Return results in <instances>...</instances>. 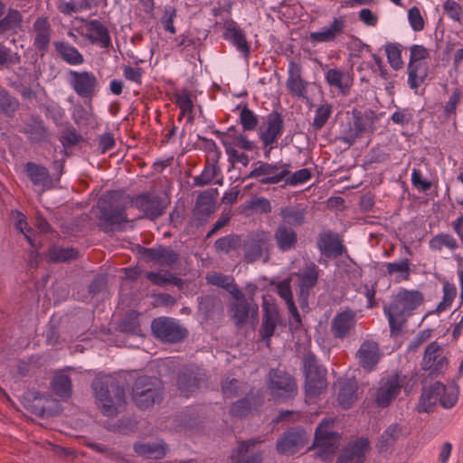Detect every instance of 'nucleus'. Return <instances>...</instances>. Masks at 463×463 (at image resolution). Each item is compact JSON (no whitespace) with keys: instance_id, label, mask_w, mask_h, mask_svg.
<instances>
[{"instance_id":"nucleus-1","label":"nucleus","mask_w":463,"mask_h":463,"mask_svg":"<svg viewBox=\"0 0 463 463\" xmlns=\"http://www.w3.org/2000/svg\"><path fill=\"white\" fill-rule=\"evenodd\" d=\"M424 301L423 294L417 289L401 288L388 306H384L383 312L388 319L392 335H398Z\"/></svg>"},{"instance_id":"nucleus-2","label":"nucleus","mask_w":463,"mask_h":463,"mask_svg":"<svg viewBox=\"0 0 463 463\" xmlns=\"http://www.w3.org/2000/svg\"><path fill=\"white\" fill-rule=\"evenodd\" d=\"M96 403L104 416L113 417L125 401V392L117 377L98 375L92 382Z\"/></svg>"},{"instance_id":"nucleus-3","label":"nucleus","mask_w":463,"mask_h":463,"mask_svg":"<svg viewBox=\"0 0 463 463\" xmlns=\"http://www.w3.org/2000/svg\"><path fill=\"white\" fill-rule=\"evenodd\" d=\"M334 420H324L315 432L314 446L317 454L324 460H330L340 445V435L332 430Z\"/></svg>"},{"instance_id":"nucleus-4","label":"nucleus","mask_w":463,"mask_h":463,"mask_svg":"<svg viewBox=\"0 0 463 463\" xmlns=\"http://www.w3.org/2000/svg\"><path fill=\"white\" fill-rule=\"evenodd\" d=\"M161 383L155 377H138L133 386L132 397L137 407L147 409L161 399Z\"/></svg>"},{"instance_id":"nucleus-5","label":"nucleus","mask_w":463,"mask_h":463,"mask_svg":"<svg viewBox=\"0 0 463 463\" xmlns=\"http://www.w3.org/2000/svg\"><path fill=\"white\" fill-rule=\"evenodd\" d=\"M303 365L306 375V393L309 397L317 396L326 387V370L318 364L317 357L310 353L304 355Z\"/></svg>"},{"instance_id":"nucleus-6","label":"nucleus","mask_w":463,"mask_h":463,"mask_svg":"<svg viewBox=\"0 0 463 463\" xmlns=\"http://www.w3.org/2000/svg\"><path fill=\"white\" fill-rule=\"evenodd\" d=\"M267 385L272 397L278 401L293 398L297 393V384L294 378L279 369L270 370Z\"/></svg>"},{"instance_id":"nucleus-7","label":"nucleus","mask_w":463,"mask_h":463,"mask_svg":"<svg viewBox=\"0 0 463 463\" xmlns=\"http://www.w3.org/2000/svg\"><path fill=\"white\" fill-rule=\"evenodd\" d=\"M289 175L290 171L286 165L259 161L248 177L258 179L260 184H278L285 181Z\"/></svg>"},{"instance_id":"nucleus-8","label":"nucleus","mask_w":463,"mask_h":463,"mask_svg":"<svg viewBox=\"0 0 463 463\" xmlns=\"http://www.w3.org/2000/svg\"><path fill=\"white\" fill-rule=\"evenodd\" d=\"M68 75V82L79 97L91 99L99 91V80L92 71L70 70Z\"/></svg>"},{"instance_id":"nucleus-9","label":"nucleus","mask_w":463,"mask_h":463,"mask_svg":"<svg viewBox=\"0 0 463 463\" xmlns=\"http://www.w3.org/2000/svg\"><path fill=\"white\" fill-rule=\"evenodd\" d=\"M151 328L156 338L165 343H178L187 336V330L171 317H158L153 320Z\"/></svg>"},{"instance_id":"nucleus-10","label":"nucleus","mask_w":463,"mask_h":463,"mask_svg":"<svg viewBox=\"0 0 463 463\" xmlns=\"http://www.w3.org/2000/svg\"><path fill=\"white\" fill-rule=\"evenodd\" d=\"M402 381L398 374L383 377L374 392V402L380 408H387L398 396Z\"/></svg>"},{"instance_id":"nucleus-11","label":"nucleus","mask_w":463,"mask_h":463,"mask_svg":"<svg viewBox=\"0 0 463 463\" xmlns=\"http://www.w3.org/2000/svg\"><path fill=\"white\" fill-rule=\"evenodd\" d=\"M356 313L346 309L336 313L330 322V332L335 339L346 340L355 335Z\"/></svg>"},{"instance_id":"nucleus-12","label":"nucleus","mask_w":463,"mask_h":463,"mask_svg":"<svg viewBox=\"0 0 463 463\" xmlns=\"http://www.w3.org/2000/svg\"><path fill=\"white\" fill-rule=\"evenodd\" d=\"M284 131V119L278 112L268 114L258 128V137L261 145L278 143Z\"/></svg>"},{"instance_id":"nucleus-13","label":"nucleus","mask_w":463,"mask_h":463,"mask_svg":"<svg viewBox=\"0 0 463 463\" xmlns=\"http://www.w3.org/2000/svg\"><path fill=\"white\" fill-rule=\"evenodd\" d=\"M411 433L407 424L393 422L390 424L378 439L376 449L379 453H392L396 442L401 439L407 438Z\"/></svg>"},{"instance_id":"nucleus-14","label":"nucleus","mask_w":463,"mask_h":463,"mask_svg":"<svg viewBox=\"0 0 463 463\" xmlns=\"http://www.w3.org/2000/svg\"><path fill=\"white\" fill-rule=\"evenodd\" d=\"M99 220L110 229L127 222L125 209L112 203V196L107 195L99 201Z\"/></svg>"},{"instance_id":"nucleus-15","label":"nucleus","mask_w":463,"mask_h":463,"mask_svg":"<svg viewBox=\"0 0 463 463\" xmlns=\"http://www.w3.org/2000/svg\"><path fill=\"white\" fill-rule=\"evenodd\" d=\"M131 204L139 210L145 217L155 219L161 216L165 211L162 198L155 193H143L131 200Z\"/></svg>"},{"instance_id":"nucleus-16","label":"nucleus","mask_w":463,"mask_h":463,"mask_svg":"<svg viewBox=\"0 0 463 463\" xmlns=\"http://www.w3.org/2000/svg\"><path fill=\"white\" fill-rule=\"evenodd\" d=\"M307 432L302 429H290L278 440L277 451L281 455H293L305 448Z\"/></svg>"},{"instance_id":"nucleus-17","label":"nucleus","mask_w":463,"mask_h":463,"mask_svg":"<svg viewBox=\"0 0 463 463\" xmlns=\"http://www.w3.org/2000/svg\"><path fill=\"white\" fill-rule=\"evenodd\" d=\"M308 85L309 82L302 77V66L294 61H289L286 80V88L289 94L294 98L307 99Z\"/></svg>"},{"instance_id":"nucleus-18","label":"nucleus","mask_w":463,"mask_h":463,"mask_svg":"<svg viewBox=\"0 0 463 463\" xmlns=\"http://www.w3.org/2000/svg\"><path fill=\"white\" fill-rule=\"evenodd\" d=\"M84 30V36L91 44L102 49H108L112 45L109 31L101 21L98 19L88 21Z\"/></svg>"},{"instance_id":"nucleus-19","label":"nucleus","mask_w":463,"mask_h":463,"mask_svg":"<svg viewBox=\"0 0 463 463\" xmlns=\"http://www.w3.org/2000/svg\"><path fill=\"white\" fill-rule=\"evenodd\" d=\"M443 353V348L437 342L430 343L424 352L422 368L431 373H442L448 364V360Z\"/></svg>"},{"instance_id":"nucleus-20","label":"nucleus","mask_w":463,"mask_h":463,"mask_svg":"<svg viewBox=\"0 0 463 463\" xmlns=\"http://www.w3.org/2000/svg\"><path fill=\"white\" fill-rule=\"evenodd\" d=\"M224 40L230 42L244 58H248L250 52V44L244 32L233 20H229L224 24L222 34Z\"/></svg>"},{"instance_id":"nucleus-21","label":"nucleus","mask_w":463,"mask_h":463,"mask_svg":"<svg viewBox=\"0 0 463 463\" xmlns=\"http://www.w3.org/2000/svg\"><path fill=\"white\" fill-rule=\"evenodd\" d=\"M369 447L367 439H356L343 449L335 463H364Z\"/></svg>"},{"instance_id":"nucleus-22","label":"nucleus","mask_w":463,"mask_h":463,"mask_svg":"<svg viewBox=\"0 0 463 463\" xmlns=\"http://www.w3.org/2000/svg\"><path fill=\"white\" fill-rule=\"evenodd\" d=\"M269 235L265 232H258L250 236L244 244V257L248 262L260 259L268 249Z\"/></svg>"},{"instance_id":"nucleus-23","label":"nucleus","mask_w":463,"mask_h":463,"mask_svg":"<svg viewBox=\"0 0 463 463\" xmlns=\"http://www.w3.org/2000/svg\"><path fill=\"white\" fill-rule=\"evenodd\" d=\"M204 381V373L201 371H194L193 369H185L178 374L177 386L180 394L184 397L191 396L197 391L202 383Z\"/></svg>"},{"instance_id":"nucleus-24","label":"nucleus","mask_w":463,"mask_h":463,"mask_svg":"<svg viewBox=\"0 0 463 463\" xmlns=\"http://www.w3.org/2000/svg\"><path fill=\"white\" fill-rule=\"evenodd\" d=\"M33 46L44 53L50 45L52 39V26L47 17H38L33 24Z\"/></svg>"},{"instance_id":"nucleus-25","label":"nucleus","mask_w":463,"mask_h":463,"mask_svg":"<svg viewBox=\"0 0 463 463\" xmlns=\"http://www.w3.org/2000/svg\"><path fill=\"white\" fill-rule=\"evenodd\" d=\"M380 356L378 344L372 340L364 341L355 354L358 364L368 371L378 364Z\"/></svg>"},{"instance_id":"nucleus-26","label":"nucleus","mask_w":463,"mask_h":463,"mask_svg":"<svg viewBox=\"0 0 463 463\" xmlns=\"http://www.w3.org/2000/svg\"><path fill=\"white\" fill-rule=\"evenodd\" d=\"M345 27V19L342 16L335 17L328 27L318 32L310 33L309 40L312 43L333 42L344 33Z\"/></svg>"},{"instance_id":"nucleus-27","label":"nucleus","mask_w":463,"mask_h":463,"mask_svg":"<svg viewBox=\"0 0 463 463\" xmlns=\"http://www.w3.org/2000/svg\"><path fill=\"white\" fill-rule=\"evenodd\" d=\"M325 79L329 86L337 89L343 95L349 92L353 83L350 72L338 68L329 69L325 74Z\"/></svg>"},{"instance_id":"nucleus-28","label":"nucleus","mask_w":463,"mask_h":463,"mask_svg":"<svg viewBox=\"0 0 463 463\" xmlns=\"http://www.w3.org/2000/svg\"><path fill=\"white\" fill-rule=\"evenodd\" d=\"M443 390V383L436 382L429 387H424L418 403L419 412L433 411L438 402H439L440 391Z\"/></svg>"},{"instance_id":"nucleus-29","label":"nucleus","mask_w":463,"mask_h":463,"mask_svg":"<svg viewBox=\"0 0 463 463\" xmlns=\"http://www.w3.org/2000/svg\"><path fill=\"white\" fill-rule=\"evenodd\" d=\"M274 240L279 250L282 252H287L296 249L298 234L291 227L281 223L279 224L274 232Z\"/></svg>"},{"instance_id":"nucleus-30","label":"nucleus","mask_w":463,"mask_h":463,"mask_svg":"<svg viewBox=\"0 0 463 463\" xmlns=\"http://www.w3.org/2000/svg\"><path fill=\"white\" fill-rule=\"evenodd\" d=\"M53 46L58 56L69 65L79 66L85 61L80 51L66 41H56Z\"/></svg>"},{"instance_id":"nucleus-31","label":"nucleus","mask_w":463,"mask_h":463,"mask_svg":"<svg viewBox=\"0 0 463 463\" xmlns=\"http://www.w3.org/2000/svg\"><path fill=\"white\" fill-rule=\"evenodd\" d=\"M337 401L344 409L352 406L357 398V383L354 379H339L337 381Z\"/></svg>"},{"instance_id":"nucleus-32","label":"nucleus","mask_w":463,"mask_h":463,"mask_svg":"<svg viewBox=\"0 0 463 463\" xmlns=\"http://www.w3.org/2000/svg\"><path fill=\"white\" fill-rule=\"evenodd\" d=\"M259 440L250 439L241 441L233 450L231 458L233 463H261L262 456L260 452L248 454L250 448L259 443Z\"/></svg>"},{"instance_id":"nucleus-33","label":"nucleus","mask_w":463,"mask_h":463,"mask_svg":"<svg viewBox=\"0 0 463 463\" xmlns=\"http://www.w3.org/2000/svg\"><path fill=\"white\" fill-rule=\"evenodd\" d=\"M145 255L161 266L172 267L178 260V254L169 247L147 248L145 250Z\"/></svg>"},{"instance_id":"nucleus-34","label":"nucleus","mask_w":463,"mask_h":463,"mask_svg":"<svg viewBox=\"0 0 463 463\" xmlns=\"http://www.w3.org/2000/svg\"><path fill=\"white\" fill-rule=\"evenodd\" d=\"M134 451L139 456L158 459L166 455L167 446L163 441H139L134 444Z\"/></svg>"},{"instance_id":"nucleus-35","label":"nucleus","mask_w":463,"mask_h":463,"mask_svg":"<svg viewBox=\"0 0 463 463\" xmlns=\"http://www.w3.org/2000/svg\"><path fill=\"white\" fill-rule=\"evenodd\" d=\"M319 276V269L314 264L307 265L298 274L300 297L307 298L309 290L317 284Z\"/></svg>"},{"instance_id":"nucleus-36","label":"nucleus","mask_w":463,"mask_h":463,"mask_svg":"<svg viewBox=\"0 0 463 463\" xmlns=\"http://www.w3.org/2000/svg\"><path fill=\"white\" fill-rule=\"evenodd\" d=\"M320 251L326 256H340L343 253V244L338 237L331 232L320 235L317 241Z\"/></svg>"},{"instance_id":"nucleus-37","label":"nucleus","mask_w":463,"mask_h":463,"mask_svg":"<svg viewBox=\"0 0 463 463\" xmlns=\"http://www.w3.org/2000/svg\"><path fill=\"white\" fill-rule=\"evenodd\" d=\"M24 171L33 185L45 187L50 183L49 171L43 165L33 162H27L24 165Z\"/></svg>"},{"instance_id":"nucleus-38","label":"nucleus","mask_w":463,"mask_h":463,"mask_svg":"<svg viewBox=\"0 0 463 463\" xmlns=\"http://www.w3.org/2000/svg\"><path fill=\"white\" fill-rule=\"evenodd\" d=\"M264 316L262 318L260 335L263 340L269 342L273 335L277 321L279 318V311L276 307L264 306Z\"/></svg>"},{"instance_id":"nucleus-39","label":"nucleus","mask_w":463,"mask_h":463,"mask_svg":"<svg viewBox=\"0 0 463 463\" xmlns=\"http://www.w3.org/2000/svg\"><path fill=\"white\" fill-rule=\"evenodd\" d=\"M279 215L286 225L301 226L306 221L307 208L301 204L286 206L281 208Z\"/></svg>"},{"instance_id":"nucleus-40","label":"nucleus","mask_w":463,"mask_h":463,"mask_svg":"<svg viewBox=\"0 0 463 463\" xmlns=\"http://www.w3.org/2000/svg\"><path fill=\"white\" fill-rule=\"evenodd\" d=\"M429 71L428 63L409 62L408 84L411 89H418L426 80Z\"/></svg>"},{"instance_id":"nucleus-41","label":"nucleus","mask_w":463,"mask_h":463,"mask_svg":"<svg viewBox=\"0 0 463 463\" xmlns=\"http://www.w3.org/2000/svg\"><path fill=\"white\" fill-rule=\"evenodd\" d=\"M429 248L432 251L440 252L444 248L455 251L459 248L458 241L449 233L440 232L433 236L429 241Z\"/></svg>"},{"instance_id":"nucleus-42","label":"nucleus","mask_w":463,"mask_h":463,"mask_svg":"<svg viewBox=\"0 0 463 463\" xmlns=\"http://www.w3.org/2000/svg\"><path fill=\"white\" fill-rule=\"evenodd\" d=\"M442 284V298L441 300L439 302V304L436 307L435 313L439 315L445 311H447L449 308H450L453 301L455 300L458 290L454 283L443 279L441 280Z\"/></svg>"},{"instance_id":"nucleus-43","label":"nucleus","mask_w":463,"mask_h":463,"mask_svg":"<svg viewBox=\"0 0 463 463\" xmlns=\"http://www.w3.org/2000/svg\"><path fill=\"white\" fill-rule=\"evenodd\" d=\"M22 25V14L18 10L10 9L5 18L0 20V35L14 33Z\"/></svg>"},{"instance_id":"nucleus-44","label":"nucleus","mask_w":463,"mask_h":463,"mask_svg":"<svg viewBox=\"0 0 463 463\" xmlns=\"http://www.w3.org/2000/svg\"><path fill=\"white\" fill-rule=\"evenodd\" d=\"M386 273L390 276L396 275L397 281L408 280L411 274L410 260L402 259L394 262L385 263Z\"/></svg>"},{"instance_id":"nucleus-45","label":"nucleus","mask_w":463,"mask_h":463,"mask_svg":"<svg viewBox=\"0 0 463 463\" xmlns=\"http://www.w3.org/2000/svg\"><path fill=\"white\" fill-rule=\"evenodd\" d=\"M175 99L176 105L181 110L178 120L181 121L182 118L185 117L187 123L191 124L194 121V104L190 94L186 91L176 93L175 95Z\"/></svg>"},{"instance_id":"nucleus-46","label":"nucleus","mask_w":463,"mask_h":463,"mask_svg":"<svg viewBox=\"0 0 463 463\" xmlns=\"http://www.w3.org/2000/svg\"><path fill=\"white\" fill-rule=\"evenodd\" d=\"M24 132L33 143H43L48 140V131L42 121L33 120L26 124Z\"/></svg>"},{"instance_id":"nucleus-47","label":"nucleus","mask_w":463,"mask_h":463,"mask_svg":"<svg viewBox=\"0 0 463 463\" xmlns=\"http://www.w3.org/2000/svg\"><path fill=\"white\" fill-rule=\"evenodd\" d=\"M53 392L61 399H68L71 395V381L64 373L56 374L52 381Z\"/></svg>"},{"instance_id":"nucleus-48","label":"nucleus","mask_w":463,"mask_h":463,"mask_svg":"<svg viewBox=\"0 0 463 463\" xmlns=\"http://www.w3.org/2000/svg\"><path fill=\"white\" fill-rule=\"evenodd\" d=\"M228 131L229 137L232 139L231 141H228L229 145H232L235 148H241L249 152L254 151L256 149V142L250 140L244 133L235 132L234 127L229 128Z\"/></svg>"},{"instance_id":"nucleus-49","label":"nucleus","mask_w":463,"mask_h":463,"mask_svg":"<svg viewBox=\"0 0 463 463\" xmlns=\"http://www.w3.org/2000/svg\"><path fill=\"white\" fill-rule=\"evenodd\" d=\"M48 257L52 262H64L77 259L78 251L73 248L53 246L50 248Z\"/></svg>"},{"instance_id":"nucleus-50","label":"nucleus","mask_w":463,"mask_h":463,"mask_svg":"<svg viewBox=\"0 0 463 463\" xmlns=\"http://www.w3.org/2000/svg\"><path fill=\"white\" fill-rule=\"evenodd\" d=\"M254 407H256L255 398L248 395L232 404L231 413L240 418L246 417L251 412Z\"/></svg>"},{"instance_id":"nucleus-51","label":"nucleus","mask_w":463,"mask_h":463,"mask_svg":"<svg viewBox=\"0 0 463 463\" xmlns=\"http://www.w3.org/2000/svg\"><path fill=\"white\" fill-rule=\"evenodd\" d=\"M19 107V101L7 90L0 88V113L12 117Z\"/></svg>"},{"instance_id":"nucleus-52","label":"nucleus","mask_w":463,"mask_h":463,"mask_svg":"<svg viewBox=\"0 0 463 463\" xmlns=\"http://www.w3.org/2000/svg\"><path fill=\"white\" fill-rule=\"evenodd\" d=\"M333 113V106L328 102L320 104L315 110L312 126L315 129H321Z\"/></svg>"},{"instance_id":"nucleus-53","label":"nucleus","mask_w":463,"mask_h":463,"mask_svg":"<svg viewBox=\"0 0 463 463\" xmlns=\"http://www.w3.org/2000/svg\"><path fill=\"white\" fill-rule=\"evenodd\" d=\"M251 310V303L249 299L234 302L232 306L233 317L237 325H242L247 322L249 313Z\"/></svg>"},{"instance_id":"nucleus-54","label":"nucleus","mask_w":463,"mask_h":463,"mask_svg":"<svg viewBox=\"0 0 463 463\" xmlns=\"http://www.w3.org/2000/svg\"><path fill=\"white\" fill-rule=\"evenodd\" d=\"M458 400V388L456 385H444L440 391L439 402L445 409L454 407Z\"/></svg>"},{"instance_id":"nucleus-55","label":"nucleus","mask_w":463,"mask_h":463,"mask_svg":"<svg viewBox=\"0 0 463 463\" xmlns=\"http://www.w3.org/2000/svg\"><path fill=\"white\" fill-rule=\"evenodd\" d=\"M385 52L388 62L394 70H399L402 67L403 61L402 60L401 45L397 43H388L385 45Z\"/></svg>"},{"instance_id":"nucleus-56","label":"nucleus","mask_w":463,"mask_h":463,"mask_svg":"<svg viewBox=\"0 0 463 463\" xmlns=\"http://www.w3.org/2000/svg\"><path fill=\"white\" fill-rule=\"evenodd\" d=\"M241 245V239L238 235H228L218 239L214 246L218 251L229 253Z\"/></svg>"},{"instance_id":"nucleus-57","label":"nucleus","mask_w":463,"mask_h":463,"mask_svg":"<svg viewBox=\"0 0 463 463\" xmlns=\"http://www.w3.org/2000/svg\"><path fill=\"white\" fill-rule=\"evenodd\" d=\"M244 210H255L260 213H269L272 207L269 199L262 196H254L244 205Z\"/></svg>"},{"instance_id":"nucleus-58","label":"nucleus","mask_w":463,"mask_h":463,"mask_svg":"<svg viewBox=\"0 0 463 463\" xmlns=\"http://www.w3.org/2000/svg\"><path fill=\"white\" fill-rule=\"evenodd\" d=\"M240 123L244 131H253L259 124V119L251 109L244 107L240 112Z\"/></svg>"},{"instance_id":"nucleus-59","label":"nucleus","mask_w":463,"mask_h":463,"mask_svg":"<svg viewBox=\"0 0 463 463\" xmlns=\"http://www.w3.org/2000/svg\"><path fill=\"white\" fill-rule=\"evenodd\" d=\"M463 94L459 89L456 88L452 90L448 101L443 107V113L446 118H449L451 116H456L457 107L460 103Z\"/></svg>"},{"instance_id":"nucleus-60","label":"nucleus","mask_w":463,"mask_h":463,"mask_svg":"<svg viewBox=\"0 0 463 463\" xmlns=\"http://www.w3.org/2000/svg\"><path fill=\"white\" fill-rule=\"evenodd\" d=\"M176 10L169 5L165 6L163 14L160 18L161 24L165 32L172 34L176 33V29L174 25V21L176 18Z\"/></svg>"},{"instance_id":"nucleus-61","label":"nucleus","mask_w":463,"mask_h":463,"mask_svg":"<svg viewBox=\"0 0 463 463\" xmlns=\"http://www.w3.org/2000/svg\"><path fill=\"white\" fill-rule=\"evenodd\" d=\"M217 173L218 169L214 165H208L199 175L194 178V184L196 186L207 185L215 178Z\"/></svg>"},{"instance_id":"nucleus-62","label":"nucleus","mask_w":463,"mask_h":463,"mask_svg":"<svg viewBox=\"0 0 463 463\" xmlns=\"http://www.w3.org/2000/svg\"><path fill=\"white\" fill-rule=\"evenodd\" d=\"M222 390L226 398L234 397L243 392L242 383L235 378H227L222 383Z\"/></svg>"},{"instance_id":"nucleus-63","label":"nucleus","mask_w":463,"mask_h":463,"mask_svg":"<svg viewBox=\"0 0 463 463\" xmlns=\"http://www.w3.org/2000/svg\"><path fill=\"white\" fill-rule=\"evenodd\" d=\"M12 217L15 220V228L24 235L27 241L33 246L31 237L32 229L28 227L25 216L19 211L12 212Z\"/></svg>"},{"instance_id":"nucleus-64","label":"nucleus","mask_w":463,"mask_h":463,"mask_svg":"<svg viewBox=\"0 0 463 463\" xmlns=\"http://www.w3.org/2000/svg\"><path fill=\"white\" fill-rule=\"evenodd\" d=\"M196 213L209 216L214 211L213 198L207 194H201L196 200Z\"/></svg>"}]
</instances>
